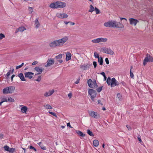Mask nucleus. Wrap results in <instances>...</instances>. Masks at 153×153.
Here are the masks:
<instances>
[{"label":"nucleus","mask_w":153,"mask_h":153,"mask_svg":"<svg viewBox=\"0 0 153 153\" xmlns=\"http://www.w3.org/2000/svg\"><path fill=\"white\" fill-rule=\"evenodd\" d=\"M68 40V37L65 36L61 39L53 41L49 43V45L50 47L52 48H55L56 47L62 46Z\"/></svg>","instance_id":"1"},{"label":"nucleus","mask_w":153,"mask_h":153,"mask_svg":"<svg viewBox=\"0 0 153 153\" xmlns=\"http://www.w3.org/2000/svg\"><path fill=\"white\" fill-rule=\"evenodd\" d=\"M104 25L106 27H117L123 28L124 27L123 25L120 22H117L116 21H109L105 22Z\"/></svg>","instance_id":"2"},{"label":"nucleus","mask_w":153,"mask_h":153,"mask_svg":"<svg viewBox=\"0 0 153 153\" xmlns=\"http://www.w3.org/2000/svg\"><path fill=\"white\" fill-rule=\"evenodd\" d=\"M106 82L108 85H110L111 87L118 85L119 84V82L114 78H113L111 79L109 77H108Z\"/></svg>","instance_id":"3"},{"label":"nucleus","mask_w":153,"mask_h":153,"mask_svg":"<svg viewBox=\"0 0 153 153\" xmlns=\"http://www.w3.org/2000/svg\"><path fill=\"white\" fill-rule=\"evenodd\" d=\"M15 90V88L14 86H10L4 88L2 92L4 94H11L14 92Z\"/></svg>","instance_id":"4"},{"label":"nucleus","mask_w":153,"mask_h":153,"mask_svg":"<svg viewBox=\"0 0 153 153\" xmlns=\"http://www.w3.org/2000/svg\"><path fill=\"white\" fill-rule=\"evenodd\" d=\"M108 39L106 38H104L102 37H100L93 39L91 40L92 42L95 43L97 44L100 42H105L107 41Z\"/></svg>","instance_id":"5"},{"label":"nucleus","mask_w":153,"mask_h":153,"mask_svg":"<svg viewBox=\"0 0 153 153\" xmlns=\"http://www.w3.org/2000/svg\"><path fill=\"white\" fill-rule=\"evenodd\" d=\"M87 83L88 86L91 88H95L97 86L96 81H92L91 79L88 80Z\"/></svg>","instance_id":"6"},{"label":"nucleus","mask_w":153,"mask_h":153,"mask_svg":"<svg viewBox=\"0 0 153 153\" xmlns=\"http://www.w3.org/2000/svg\"><path fill=\"white\" fill-rule=\"evenodd\" d=\"M88 93L91 96V100L94 101V98L97 95L96 91L94 90L90 89L88 91Z\"/></svg>","instance_id":"7"},{"label":"nucleus","mask_w":153,"mask_h":153,"mask_svg":"<svg viewBox=\"0 0 153 153\" xmlns=\"http://www.w3.org/2000/svg\"><path fill=\"white\" fill-rule=\"evenodd\" d=\"M153 57L147 54L145 57L143 61V65H145L147 62H152Z\"/></svg>","instance_id":"8"},{"label":"nucleus","mask_w":153,"mask_h":153,"mask_svg":"<svg viewBox=\"0 0 153 153\" xmlns=\"http://www.w3.org/2000/svg\"><path fill=\"white\" fill-rule=\"evenodd\" d=\"M54 59L49 58L46 62V64L45 65V67L47 68L53 65L54 63Z\"/></svg>","instance_id":"9"},{"label":"nucleus","mask_w":153,"mask_h":153,"mask_svg":"<svg viewBox=\"0 0 153 153\" xmlns=\"http://www.w3.org/2000/svg\"><path fill=\"white\" fill-rule=\"evenodd\" d=\"M90 116L93 117L96 119L100 117V115L97 112L93 111H89L88 112Z\"/></svg>","instance_id":"10"},{"label":"nucleus","mask_w":153,"mask_h":153,"mask_svg":"<svg viewBox=\"0 0 153 153\" xmlns=\"http://www.w3.org/2000/svg\"><path fill=\"white\" fill-rule=\"evenodd\" d=\"M56 16L58 18L61 19H66L68 17V15L64 13H58Z\"/></svg>","instance_id":"11"},{"label":"nucleus","mask_w":153,"mask_h":153,"mask_svg":"<svg viewBox=\"0 0 153 153\" xmlns=\"http://www.w3.org/2000/svg\"><path fill=\"white\" fill-rule=\"evenodd\" d=\"M129 20L130 24L131 25H133L134 26H136L137 24L139 22L138 20L134 18H130Z\"/></svg>","instance_id":"12"},{"label":"nucleus","mask_w":153,"mask_h":153,"mask_svg":"<svg viewBox=\"0 0 153 153\" xmlns=\"http://www.w3.org/2000/svg\"><path fill=\"white\" fill-rule=\"evenodd\" d=\"M102 52L104 53L111 55H113L114 53L113 51L110 49L103 48L102 50Z\"/></svg>","instance_id":"13"},{"label":"nucleus","mask_w":153,"mask_h":153,"mask_svg":"<svg viewBox=\"0 0 153 153\" xmlns=\"http://www.w3.org/2000/svg\"><path fill=\"white\" fill-rule=\"evenodd\" d=\"M58 8H61L66 6V3L63 2L57 1Z\"/></svg>","instance_id":"14"},{"label":"nucleus","mask_w":153,"mask_h":153,"mask_svg":"<svg viewBox=\"0 0 153 153\" xmlns=\"http://www.w3.org/2000/svg\"><path fill=\"white\" fill-rule=\"evenodd\" d=\"M34 70L38 73L36 74L35 75L41 74L42 72L43 68H40L39 67H36L35 68Z\"/></svg>","instance_id":"15"},{"label":"nucleus","mask_w":153,"mask_h":153,"mask_svg":"<svg viewBox=\"0 0 153 153\" xmlns=\"http://www.w3.org/2000/svg\"><path fill=\"white\" fill-rule=\"evenodd\" d=\"M62 55L61 54H60L56 56L55 58L57 62H59L60 64L63 62V60L61 59L62 58Z\"/></svg>","instance_id":"16"},{"label":"nucleus","mask_w":153,"mask_h":153,"mask_svg":"<svg viewBox=\"0 0 153 153\" xmlns=\"http://www.w3.org/2000/svg\"><path fill=\"white\" fill-rule=\"evenodd\" d=\"M25 77L29 79H31L34 75V73L31 72H26L25 73Z\"/></svg>","instance_id":"17"},{"label":"nucleus","mask_w":153,"mask_h":153,"mask_svg":"<svg viewBox=\"0 0 153 153\" xmlns=\"http://www.w3.org/2000/svg\"><path fill=\"white\" fill-rule=\"evenodd\" d=\"M26 30V28L24 26L20 27L16 29L15 33H17L19 32H22Z\"/></svg>","instance_id":"18"},{"label":"nucleus","mask_w":153,"mask_h":153,"mask_svg":"<svg viewBox=\"0 0 153 153\" xmlns=\"http://www.w3.org/2000/svg\"><path fill=\"white\" fill-rule=\"evenodd\" d=\"M20 107H21V111L23 113H26L27 110V108L26 106L22 105H20Z\"/></svg>","instance_id":"19"},{"label":"nucleus","mask_w":153,"mask_h":153,"mask_svg":"<svg viewBox=\"0 0 153 153\" xmlns=\"http://www.w3.org/2000/svg\"><path fill=\"white\" fill-rule=\"evenodd\" d=\"M54 92V90H52L51 91H48L46 92L44 94V96L45 97H48L52 95Z\"/></svg>","instance_id":"20"},{"label":"nucleus","mask_w":153,"mask_h":153,"mask_svg":"<svg viewBox=\"0 0 153 153\" xmlns=\"http://www.w3.org/2000/svg\"><path fill=\"white\" fill-rule=\"evenodd\" d=\"M50 7L53 9L58 8L57 2L51 3L50 5Z\"/></svg>","instance_id":"21"},{"label":"nucleus","mask_w":153,"mask_h":153,"mask_svg":"<svg viewBox=\"0 0 153 153\" xmlns=\"http://www.w3.org/2000/svg\"><path fill=\"white\" fill-rule=\"evenodd\" d=\"M71 54L70 52H67L66 53V61H69L71 59Z\"/></svg>","instance_id":"22"},{"label":"nucleus","mask_w":153,"mask_h":153,"mask_svg":"<svg viewBox=\"0 0 153 153\" xmlns=\"http://www.w3.org/2000/svg\"><path fill=\"white\" fill-rule=\"evenodd\" d=\"M34 25L35 26L36 28L37 29L39 28L40 25V24L39 23V22L38 21V18L36 19L34 21Z\"/></svg>","instance_id":"23"},{"label":"nucleus","mask_w":153,"mask_h":153,"mask_svg":"<svg viewBox=\"0 0 153 153\" xmlns=\"http://www.w3.org/2000/svg\"><path fill=\"white\" fill-rule=\"evenodd\" d=\"M89 65L88 64H84L83 65H81L80 66V67L81 69L85 70L88 68H89Z\"/></svg>","instance_id":"24"},{"label":"nucleus","mask_w":153,"mask_h":153,"mask_svg":"<svg viewBox=\"0 0 153 153\" xmlns=\"http://www.w3.org/2000/svg\"><path fill=\"white\" fill-rule=\"evenodd\" d=\"M18 76L20 78L21 80L22 81H26L25 79V78L23 74L22 73H20L18 75Z\"/></svg>","instance_id":"25"},{"label":"nucleus","mask_w":153,"mask_h":153,"mask_svg":"<svg viewBox=\"0 0 153 153\" xmlns=\"http://www.w3.org/2000/svg\"><path fill=\"white\" fill-rule=\"evenodd\" d=\"M43 107L45 108V109H52L53 108L52 107L51 105L48 104L44 105H43Z\"/></svg>","instance_id":"26"},{"label":"nucleus","mask_w":153,"mask_h":153,"mask_svg":"<svg viewBox=\"0 0 153 153\" xmlns=\"http://www.w3.org/2000/svg\"><path fill=\"white\" fill-rule=\"evenodd\" d=\"M93 144L94 146L97 147L99 145V142L98 140H95L93 141Z\"/></svg>","instance_id":"27"},{"label":"nucleus","mask_w":153,"mask_h":153,"mask_svg":"<svg viewBox=\"0 0 153 153\" xmlns=\"http://www.w3.org/2000/svg\"><path fill=\"white\" fill-rule=\"evenodd\" d=\"M90 8L88 10V12L92 13L95 10V8L94 7L93 5L91 4L89 6Z\"/></svg>","instance_id":"28"},{"label":"nucleus","mask_w":153,"mask_h":153,"mask_svg":"<svg viewBox=\"0 0 153 153\" xmlns=\"http://www.w3.org/2000/svg\"><path fill=\"white\" fill-rule=\"evenodd\" d=\"M38 145L41 147V148L43 150H45L46 149V147L43 145L42 144L41 142H39L37 143Z\"/></svg>","instance_id":"29"},{"label":"nucleus","mask_w":153,"mask_h":153,"mask_svg":"<svg viewBox=\"0 0 153 153\" xmlns=\"http://www.w3.org/2000/svg\"><path fill=\"white\" fill-rule=\"evenodd\" d=\"M14 69H13L12 70V71L10 70L6 74V75H4L5 76H9L11 74H13V73L14 72Z\"/></svg>","instance_id":"30"},{"label":"nucleus","mask_w":153,"mask_h":153,"mask_svg":"<svg viewBox=\"0 0 153 153\" xmlns=\"http://www.w3.org/2000/svg\"><path fill=\"white\" fill-rule=\"evenodd\" d=\"M76 133L79 136H80L84 137L85 136V134H83L82 132L80 131H76Z\"/></svg>","instance_id":"31"},{"label":"nucleus","mask_w":153,"mask_h":153,"mask_svg":"<svg viewBox=\"0 0 153 153\" xmlns=\"http://www.w3.org/2000/svg\"><path fill=\"white\" fill-rule=\"evenodd\" d=\"M98 59V62L100 65H102L103 59L102 57H101L100 58H99Z\"/></svg>","instance_id":"32"},{"label":"nucleus","mask_w":153,"mask_h":153,"mask_svg":"<svg viewBox=\"0 0 153 153\" xmlns=\"http://www.w3.org/2000/svg\"><path fill=\"white\" fill-rule=\"evenodd\" d=\"M87 133L90 136H94V134L89 129L87 130Z\"/></svg>","instance_id":"33"},{"label":"nucleus","mask_w":153,"mask_h":153,"mask_svg":"<svg viewBox=\"0 0 153 153\" xmlns=\"http://www.w3.org/2000/svg\"><path fill=\"white\" fill-rule=\"evenodd\" d=\"M95 10L96 14H98L100 13V10L97 7H95Z\"/></svg>","instance_id":"34"},{"label":"nucleus","mask_w":153,"mask_h":153,"mask_svg":"<svg viewBox=\"0 0 153 153\" xmlns=\"http://www.w3.org/2000/svg\"><path fill=\"white\" fill-rule=\"evenodd\" d=\"M28 11H29V14H31L32 13L33 11V8L32 7H28Z\"/></svg>","instance_id":"35"},{"label":"nucleus","mask_w":153,"mask_h":153,"mask_svg":"<svg viewBox=\"0 0 153 153\" xmlns=\"http://www.w3.org/2000/svg\"><path fill=\"white\" fill-rule=\"evenodd\" d=\"M1 102L3 103L4 102H7V99L5 97H3L1 98Z\"/></svg>","instance_id":"36"},{"label":"nucleus","mask_w":153,"mask_h":153,"mask_svg":"<svg viewBox=\"0 0 153 153\" xmlns=\"http://www.w3.org/2000/svg\"><path fill=\"white\" fill-rule=\"evenodd\" d=\"M7 102H14L15 101V100L14 99L11 97H9L7 99Z\"/></svg>","instance_id":"37"},{"label":"nucleus","mask_w":153,"mask_h":153,"mask_svg":"<svg viewBox=\"0 0 153 153\" xmlns=\"http://www.w3.org/2000/svg\"><path fill=\"white\" fill-rule=\"evenodd\" d=\"M4 148L5 151H7L8 152L9 151V150L10 149V148L8 146H4Z\"/></svg>","instance_id":"38"},{"label":"nucleus","mask_w":153,"mask_h":153,"mask_svg":"<svg viewBox=\"0 0 153 153\" xmlns=\"http://www.w3.org/2000/svg\"><path fill=\"white\" fill-rule=\"evenodd\" d=\"M5 37V35L3 33L0 34V40L2 39L3 38Z\"/></svg>","instance_id":"39"},{"label":"nucleus","mask_w":153,"mask_h":153,"mask_svg":"<svg viewBox=\"0 0 153 153\" xmlns=\"http://www.w3.org/2000/svg\"><path fill=\"white\" fill-rule=\"evenodd\" d=\"M94 56L95 58H97L98 59L100 58L99 54L95 52L94 53Z\"/></svg>","instance_id":"40"},{"label":"nucleus","mask_w":153,"mask_h":153,"mask_svg":"<svg viewBox=\"0 0 153 153\" xmlns=\"http://www.w3.org/2000/svg\"><path fill=\"white\" fill-rule=\"evenodd\" d=\"M102 87L101 86L97 89L96 90L98 92H100L102 90Z\"/></svg>","instance_id":"41"},{"label":"nucleus","mask_w":153,"mask_h":153,"mask_svg":"<svg viewBox=\"0 0 153 153\" xmlns=\"http://www.w3.org/2000/svg\"><path fill=\"white\" fill-rule=\"evenodd\" d=\"M49 113L51 114V115H53V116H55L56 117H57V116L56 115V114L52 112H50L49 111Z\"/></svg>","instance_id":"42"},{"label":"nucleus","mask_w":153,"mask_h":153,"mask_svg":"<svg viewBox=\"0 0 153 153\" xmlns=\"http://www.w3.org/2000/svg\"><path fill=\"white\" fill-rule=\"evenodd\" d=\"M121 95L120 94L118 93L117 94V97L119 100H120L121 99Z\"/></svg>","instance_id":"43"},{"label":"nucleus","mask_w":153,"mask_h":153,"mask_svg":"<svg viewBox=\"0 0 153 153\" xmlns=\"http://www.w3.org/2000/svg\"><path fill=\"white\" fill-rule=\"evenodd\" d=\"M41 79V76H39L38 78L36 79L35 80L36 81H38V82H40Z\"/></svg>","instance_id":"44"},{"label":"nucleus","mask_w":153,"mask_h":153,"mask_svg":"<svg viewBox=\"0 0 153 153\" xmlns=\"http://www.w3.org/2000/svg\"><path fill=\"white\" fill-rule=\"evenodd\" d=\"M15 150V149L13 148H10V149L9 150V151H8L9 152H13Z\"/></svg>","instance_id":"45"},{"label":"nucleus","mask_w":153,"mask_h":153,"mask_svg":"<svg viewBox=\"0 0 153 153\" xmlns=\"http://www.w3.org/2000/svg\"><path fill=\"white\" fill-rule=\"evenodd\" d=\"M30 149L34 150L35 152H36L37 151L36 149L32 146H30Z\"/></svg>","instance_id":"46"},{"label":"nucleus","mask_w":153,"mask_h":153,"mask_svg":"<svg viewBox=\"0 0 153 153\" xmlns=\"http://www.w3.org/2000/svg\"><path fill=\"white\" fill-rule=\"evenodd\" d=\"M130 76L131 78H133L134 75L133 73L131 72V70H130Z\"/></svg>","instance_id":"47"},{"label":"nucleus","mask_w":153,"mask_h":153,"mask_svg":"<svg viewBox=\"0 0 153 153\" xmlns=\"http://www.w3.org/2000/svg\"><path fill=\"white\" fill-rule=\"evenodd\" d=\"M93 65H94V68H96L97 67V62H95V61H94L93 62Z\"/></svg>","instance_id":"48"},{"label":"nucleus","mask_w":153,"mask_h":153,"mask_svg":"<svg viewBox=\"0 0 153 153\" xmlns=\"http://www.w3.org/2000/svg\"><path fill=\"white\" fill-rule=\"evenodd\" d=\"M105 60L106 63L107 64H108L109 63V62L108 58H106L105 59Z\"/></svg>","instance_id":"49"},{"label":"nucleus","mask_w":153,"mask_h":153,"mask_svg":"<svg viewBox=\"0 0 153 153\" xmlns=\"http://www.w3.org/2000/svg\"><path fill=\"white\" fill-rule=\"evenodd\" d=\"M80 78H79L75 82V83L76 84H78L79 82V80H80Z\"/></svg>","instance_id":"50"},{"label":"nucleus","mask_w":153,"mask_h":153,"mask_svg":"<svg viewBox=\"0 0 153 153\" xmlns=\"http://www.w3.org/2000/svg\"><path fill=\"white\" fill-rule=\"evenodd\" d=\"M68 96L70 98H71L72 97V94L71 93H69L68 94Z\"/></svg>","instance_id":"51"},{"label":"nucleus","mask_w":153,"mask_h":153,"mask_svg":"<svg viewBox=\"0 0 153 153\" xmlns=\"http://www.w3.org/2000/svg\"><path fill=\"white\" fill-rule=\"evenodd\" d=\"M37 63H38L37 61H35L33 62L32 64L33 65H35L37 64Z\"/></svg>","instance_id":"52"},{"label":"nucleus","mask_w":153,"mask_h":153,"mask_svg":"<svg viewBox=\"0 0 153 153\" xmlns=\"http://www.w3.org/2000/svg\"><path fill=\"white\" fill-rule=\"evenodd\" d=\"M126 127L129 130H131V128L130 126L126 125Z\"/></svg>","instance_id":"53"},{"label":"nucleus","mask_w":153,"mask_h":153,"mask_svg":"<svg viewBox=\"0 0 153 153\" xmlns=\"http://www.w3.org/2000/svg\"><path fill=\"white\" fill-rule=\"evenodd\" d=\"M22 67V66H21V65L17 66L16 67V69H18L19 68H21Z\"/></svg>","instance_id":"54"},{"label":"nucleus","mask_w":153,"mask_h":153,"mask_svg":"<svg viewBox=\"0 0 153 153\" xmlns=\"http://www.w3.org/2000/svg\"><path fill=\"white\" fill-rule=\"evenodd\" d=\"M69 23L71 25H75V23L72 22H69Z\"/></svg>","instance_id":"55"},{"label":"nucleus","mask_w":153,"mask_h":153,"mask_svg":"<svg viewBox=\"0 0 153 153\" xmlns=\"http://www.w3.org/2000/svg\"><path fill=\"white\" fill-rule=\"evenodd\" d=\"M97 101L98 104H99L101 105H102V104L101 102V101L100 100H98Z\"/></svg>","instance_id":"56"},{"label":"nucleus","mask_w":153,"mask_h":153,"mask_svg":"<svg viewBox=\"0 0 153 153\" xmlns=\"http://www.w3.org/2000/svg\"><path fill=\"white\" fill-rule=\"evenodd\" d=\"M3 135L2 134H0V139H2L3 138Z\"/></svg>","instance_id":"57"},{"label":"nucleus","mask_w":153,"mask_h":153,"mask_svg":"<svg viewBox=\"0 0 153 153\" xmlns=\"http://www.w3.org/2000/svg\"><path fill=\"white\" fill-rule=\"evenodd\" d=\"M100 74L102 75L103 76H105V73L103 72L101 73Z\"/></svg>","instance_id":"58"},{"label":"nucleus","mask_w":153,"mask_h":153,"mask_svg":"<svg viewBox=\"0 0 153 153\" xmlns=\"http://www.w3.org/2000/svg\"><path fill=\"white\" fill-rule=\"evenodd\" d=\"M67 126H69V127H70L71 128H72V127L71 126L70 124V123H67Z\"/></svg>","instance_id":"59"},{"label":"nucleus","mask_w":153,"mask_h":153,"mask_svg":"<svg viewBox=\"0 0 153 153\" xmlns=\"http://www.w3.org/2000/svg\"><path fill=\"white\" fill-rule=\"evenodd\" d=\"M15 76V75L13 74V75H12V76H11V81H12L13 80V77Z\"/></svg>","instance_id":"60"},{"label":"nucleus","mask_w":153,"mask_h":153,"mask_svg":"<svg viewBox=\"0 0 153 153\" xmlns=\"http://www.w3.org/2000/svg\"><path fill=\"white\" fill-rule=\"evenodd\" d=\"M138 140L140 142H142V141L141 140V138L140 137H138Z\"/></svg>","instance_id":"61"},{"label":"nucleus","mask_w":153,"mask_h":153,"mask_svg":"<svg viewBox=\"0 0 153 153\" xmlns=\"http://www.w3.org/2000/svg\"><path fill=\"white\" fill-rule=\"evenodd\" d=\"M64 23L66 25H67L68 23H69V22L64 21Z\"/></svg>","instance_id":"62"},{"label":"nucleus","mask_w":153,"mask_h":153,"mask_svg":"<svg viewBox=\"0 0 153 153\" xmlns=\"http://www.w3.org/2000/svg\"><path fill=\"white\" fill-rule=\"evenodd\" d=\"M120 19H121V20H123V19H125V20L126 21L127 20V19L125 18H120Z\"/></svg>","instance_id":"63"},{"label":"nucleus","mask_w":153,"mask_h":153,"mask_svg":"<svg viewBox=\"0 0 153 153\" xmlns=\"http://www.w3.org/2000/svg\"><path fill=\"white\" fill-rule=\"evenodd\" d=\"M6 77V79L7 80H8L10 79L9 76H5Z\"/></svg>","instance_id":"64"}]
</instances>
